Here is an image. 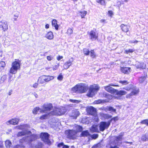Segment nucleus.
<instances>
[{
    "label": "nucleus",
    "instance_id": "f257e3e1",
    "mask_svg": "<svg viewBox=\"0 0 148 148\" xmlns=\"http://www.w3.org/2000/svg\"><path fill=\"white\" fill-rule=\"evenodd\" d=\"M99 87L97 84L91 85L87 94V96L89 97H92L99 90Z\"/></svg>",
    "mask_w": 148,
    "mask_h": 148
},
{
    "label": "nucleus",
    "instance_id": "f03ea898",
    "mask_svg": "<svg viewBox=\"0 0 148 148\" xmlns=\"http://www.w3.org/2000/svg\"><path fill=\"white\" fill-rule=\"evenodd\" d=\"M54 77L50 75H42L40 76L38 80V82L40 84H42L45 83L53 79Z\"/></svg>",
    "mask_w": 148,
    "mask_h": 148
},
{
    "label": "nucleus",
    "instance_id": "7ed1b4c3",
    "mask_svg": "<svg viewBox=\"0 0 148 148\" xmlns=\"http://www.w3.org/2000/svg\"><path fill=\"white\" fill-rule=\"evenodd\" d=\"M20 68V65L19 62L17 61H14L12 64V67L10 69V73L12 74H15L18 70Z\"/></svg>",
    "mask_w": 148,
    "mask_h": 148
},
{
    "label": "nucleus",
    "instance_id": "20e7f679",
    "mask_svg": "<svg viewBox=\"0 0 148 148\" xmlns=\"http://www.w3.org/2000/svg\"><path fill=\"white\" fill-rule=\"evenodd\" d=\"M37 138V136L36 135L32 134L30 136L23 137L22 139H21L19 140V142L21 143H22L24 141L30 143L32 141L36 140Z\"/></svg>",
    "mask_w": 148,
    "mask_h": 148
},
{
    "label": "nucleus",
    "instance_id": "39448f33",
    "mask_svg": "<svg viewBox=\"0 0 148 148\" xmlns=\"http://www.w3.org/2000/svg\"><path fill=\"white\" fill-rule=\"evenodd\" d=\"M53 108L52 104L51 103H45L42 106V108L40 109V112H41L47 113V112L49 111Z\"/></svg>",
    "mask_w": 148,
    "mask_h": 148
},
{
    "label": "nucleus",
    "instance_id": "423d86ee",
    "mask_svg": "<svg viewBox=\"0 0 148 148\" xmlns=\"http://www.w3.org/2000/svg\"><path fill=\"white\" fill-rule=\"evenodd\" d=\"M88 86L86 84H80L78 85V92L83 93L85 92L88 89Z\"/></svg>",
    "mask_w": 148,
    "mask_h": 148
},
{
    "label": "nucleus",
    "instance_id": "0eeeda50",
    "mask_svg": "<svg viewBox=\"0 0 148 148\" xmlns=\"http://www.w3.org/2000/svg\"><path fill=\"white\" fill-rule=\"evenodd\" d=\"M65 133L67 135L68 138L70 139H73L75 138V135L77 134L76 132L73 129L67 130L65 131Z\"/></svg>",
    "mask_w": 148,
    "mask_h": 148
},
{
    "label": "nucleus",
    "instance_id": "6e6552de",
    "mask_svg": "<svg viewBox=\"0 0 148 148\" xmlns=\"http://www.w3.org/2000/svg\"><path fill=\"white\" fill-rule=\"evenodd\" d=\"M110 122H102L100 123L99 126V129L101 131H103L105 129H107L109 126Z\"/></svg>",
    "mask_w": 148,
    "mask_h": 148
},
{
    "label": "nucleus",
    "instance_id": "1a4fd4ad",
    "mask_svg": "<svg viewBox=\"0 0 148 148\" xmlns=\"http://www.w3.org/2000/svg\"><path fill=\"white\" fill-rule=\"evenodd\" d=\"M49 134L47 133H42L40 135V137L42 140L49 144L50 141L49 139Z\"/></svg>",
    "mask_w": 148,
    "mask_h": 148
},
{
    "label": "nucleus",
    "instance_id": "9d476101",
    "mask_svg": "<svg viewBox=\"0 0 148 148\" xmlns=\"http://www.w3.org/2000/svg\"><path fill=\"white\" fill-rule=\"evenodd\" d=\"M117 86V85H114L112 84H111L109 86L104 87V88L108 92L114 94H115L116 90L111 87L110 86Z\"/></svg>",
    "mask_w": 148,
    "mask_h": 148
},
{
    "label": "nucleus",
    "instance_id": "9b49d317",
    "mask_svg": "<svg viewBox=\"0 0 148 148\" xmlns=\"http://www.w3.org/2000/svg\"><path fill=\"white\" fill-rule=\"evenodd\" d=\"M86 111L87 112L92 115H95L96 114V109L92 106L87 107Z\"/></svg>",
    "mask_w": 148,
    "mask_h": 148
},
{
    "label": "nucleus",
    "instance_id": "f8f14e48",
    "mask_svg": "<svg viewBox=\"0 0 148 148\" xmlns=\"http://www.w3.org/2000/svg\"><path fill=\"white\" fill-rule=\"evenodd\" d=\"M131 91H132L130 93L127 95L126 97L130 98L131 96L136 95L138 93L139 90L138 89L134 86V88L132 89V90Z\"/></svg>",
    "mask_w": 148,
    "mask_h": 148
},
{
    "label": "nucleus",
    "instance_id": "ddd939ff",
    "mask_svg": "<svg viewBox=\"0 0 148 148\" xmlns=\"http://www.w3.org/2000/svg\"><path fill=\"white\" fill-rule=\"evenodd\" d=\"M0 27L1 30L5 32L8 29V25L6 21H2L0 22Z\"/></svg>",
    "mask_w": 148,
    "mask_h": 148
},
{
    "label": "nucleus",
    "instance_id": "4468645a",
    "mask_svg": "<svg viewBox=\"0 0 148 148\" xmlns=\"http://www.w3.org/2000/svg\"><path fill=\"white\" fill-rule=\"evenodd\" d=\"M19 120L18 119L14 118L12 119L11 120L7 121L6 123L7 125H9L10 124H12L14 125H17L19 122Z\"/></svg>",
    "mask_w": 148,
    "mask_h": 148
},
{
    "label": "nucleus",
    "instance_id": "2eb2a0df",
    "mask_svg": "<svg viewBox=\"0 0 148 148\" xmlns=\"http://www.w3.org/2000/svg\"><path fill=\"white\" fill-rule=\"evenodd\" d=\"M79 114L80 113L77 110H74L72 111L70 115L73 117V119H76Z\"/></svg>",
    "mask_w": 148,
    "mask_h": 148
},
{
    "label": "nucleus",
    "instance_id": "dca6fc26",
    "mask_svg": "<svg viewBox=\"0 0 148 148\" xmlns=\"http://www.w3.org/2000/svg\"><path fill=\"white\" fill-rule=\"evenodd\" d=\"M90 38L92 40H96L98 37V35L95 31L91 30L90 32Z\"/></svg>",
    "mask_w": 148,
    "mask_h": 148
},
{
    "label": "nucleus",
    "instance_id": "f3484780",
    "mask_svg": "<svg viewBox=\"0 0 148 148\" xmlns=\"http://www.w3.org/2000/svg\"><path fill=\"white\" fill-rule=\"evenodd\" d=\"M31 134L32 132L28 130H25L22 132H19L17 134V136L19 137L23 136L26 134L30 135Z\"/></svg>",
    "mask_w": 148,
    "mask_h": 148
},
{
    "label": "nucleus",
    "instance_id": "a211bd4d",
    "mask_svg": "<svg viewBox=\"0 0 148 148\" xmlns=\"http://www.w3.org/2000/svg\"><path fill=\"white\" fill-rule=\"evenodd\" d=\"M135 66L137 68L145 69L146 66V64L143 62H138L136 64Z\"/></svg>",
    "mask_w": 148,
    "mask_h": 148
},
{
    "label": "nucleus",
    "instance_id": "6ab92c4d",
    "mask_svg": "<svg viewBox=\"0 0 148 148\" xmlns=\"http://www.w3.org/2000/svg\"><path fill=\"white\" fill-rule=\"evenodd\" d=\"M73 130L77 133L78 132H80L82 130V127L80 126L75 125L74 127Z\"/></svg>",
    "mask_w": 148,
    "mask_h": 148
},
{
    "label": "nucleus",
    "instance_id": "aec40b11",
    "mask_svg": "<svg viewBox=\"0 0 148 148\" xmlns=\"http://www.w3.org/2000/svg\"><path fill=\"white\" fill-rule=\"evenodd\" d=\"M60 112L59 108H56L54 109L53 111L50 112L51 115H58V113Z\"/></svg>",
    "mask_w": 148,
    "mask_h": 148
},
{
    "label": "nucleus",
    "instance_id": "412c9836",
    "mask_svg": "<svg viewBox=\"0 0 148 148\" xmlns=\"http://www.w3.org/2000/svg\"><path fill=\"white\" fill-rule=\"evenodd\" d=\"M72 62L71 61L70 59L67 62H66L64 65V67L65 69H67L71 65Z\"/></svg>",
    "mask_w": 148,
    "mask_h": 148
},
{
    "label": "nucleus",
    "instance_id": "4be33fe9",
    "mask_svg": "<svg viewBox=\"0 0 148 148\" xmlns=\"http://www.w3.org/2000/svg\"><path fill=\"white\" fill-rule=\"evenodd\" d=\"M28 125L27 124L20 125L17 126L16 127L19 129L20 130H27L26 128L28 127Z\"/></svg>",
    "mask_w": 148,
    "mask_h": 148
},
{
    "label": "nucleus",
    "instance_id": "5701e85b",
    "mask_svg": "<svg viewBox=\"0 0 148 148\" xmlns=\"http://www.w3.org/2000/svg\"><path fill=\"white\" fill-rule=\"evenodd\" d=\"M124 135V133L121 132L120 133L118 136H116L115 140L117 141H121L122 139V137Z\"/></svg>",
    "mask_w": 148,
    "mask_h": 148
},
{
    "label": "nucleus",
    "instance_id": "b1692460",
    "mask_svg": "<svg viewBox=\"0 0 148 148\" xmlns=\"http://www.w3.org/2000/svg\"><path fill=\"white\" fill-rule=\"evenodd\" d=\"M90 136V134L88 130L83 131L81 134V136L87 137Z\"/></svg>",
    "mask_w": 148,
    "mask_h": 148
},
{
    "label": "nucleus",
    "instance_id": "393cba45",
    "mask_svg": "<svg viewBox=\"0 0 148 148\" xmlns=\"http://www.w3.org/2000/svg\"><path fill=\"white\" fill-rule=\"evenodd\" d=\"M127 92L125 91L120 90L118 91L116 90L115 94L118 95H125Z\"/></svg>",
    "mask_w": 148,
    "mask_h": 148
},
{
    "label": "nucleus",
    "instance_id": "a878e982",
    "mask_svg": "<svg viewBox=\"0 0 148 148\" xmlns=\"http://www.w3.org/2000/svg\"><path fill=\"white\" fill-rule=\"evenodd\" d=\"M59 108L60 112L58 113L59 115L64 114L66 111V109L64 107H62Z\"/></svg>",
    "mask_w": 148,
    "mask_h": 148
},
{
    "label": "nucleus",
    "instance_id": "bb28decb",
    "mask_svg": "<svg viewBox=\"0 0 148 148\" xmlns=\"http://www.w3.org/2000/svg\"><path fill=\"white\" fill-rule=\"evenodd\" d=\"M121 27L123 31L125 32H127L128 31L129 28L127 25L124 24H122L121 26Z\"/></svg>",
    "mask_w": 148,
    "mask_h": 148
},
{
    "label": "nucleus",
    "instance_id": "cd10ccee",
    "mask_svg": "<svg viewBox=\"0 0 148 148\" xmlns=\"http://www.w3.org/2000/svg\"><path fill=\"white\" fill-rule=\"evenodd\" d=\"M52 26L54 27L55 29L58 30V25L57 24V21L55 19L53 20L52 22Z\"/></svg>",
    "mask_w": 148,
    "mask_h": 148
},
{
    "label": "nucleus",
    "instance_id": "c85d7f7f",
    "mask_svg": "<svg viewBox=\"0 0 148 148\" xmlns=\"http://www.w3.org/2000/svg\"><path fill=\"white\" fill-rule=\"evenodd\" d=\"M46 37L49 39H53V36L52 32H49L46 35Z\"/></svg>",
    "mask_w": 148,
    "mask_h": 148
},
{
    "label": "nucleus",
    "instance_id": "c756f323",
    "mask_svg": "<svg viewBox=\"0 0 148 148\" xmlns=\"http://www.w3.org/2000/svg\"><path fill=\"white\" fill-rule=\"evenodd\" d=\"M90 130L92 132H98L97 126L96 125H93L91 127Z\"/></svg>",
    "mask_w": 148,
    "mask_h": 148
},
{
    "label": "nucleus",
    "instance_id": "7c9ffc66",
    "mask_svg": "<svg viewBox=\"0 0 148 148\" xmlns=\"http://www.w3.org/2000/svg\"><path fill=\"white\" fill-rule=\"evenodd\" d=\"M51 115L50 112H48L47 114H44L41 116L40 117V119L41 120L46 119L48 118V117Z\"/></svg>",
    "mask_w": 148,
    "mask_h": 148
},
{
    "label": "nucleus",
    "instance_id": "2f4dec72",
    "mask_svg": "<svg viewBox=\"0 0 148 148\" xmlns=\"http://www.w3.org/2000/svg\"><path fill=\"white\" fill-rule=\"evenodd\" d=\"M121 70L122 72L124 73H129V69L126 67H121Z\"/></svg>",
    "mask_w": 148,
    "mask_h": 148
},
{
    "label": "nucleus",
    "instance_id": "473e14b6",
    "mask_svg": "<svg viewBox=\"0 0 148 148\" xmlns=\"http://www.w3.org/2000/svg\"><path fill=\"white\" fill-rule=\"evenodd\" d=\"M5 145L7 148H10L12 145V143L10 140H8L5 141Z\"/></svg>",
    "mask_w": 148,
    "mask_h": 148
},
{
    "label": "nucleus",
    "instance_id": "72a5a7b5",
    "mask_svg": "<svg viewBox=\"0 0 148 148\" xmlns=\"http://www.w3.org/2000/svg\"><path fill=\"white\" fill-rule=\"evenodd\" d=\"M141 139L143 141L148 140V133H146L142 136Z\"/></svg>",
    "mask_w": 148,
    "mask_h": 148
},
{
    "label": "nucleus",
    "instance_id": "f704fd0d",
    "mask_svg": "<svg viewBox=\"0 0 148 148\" xmlns=\"http://www.w3.org/2000/svg\"><path fill=\"white\" fill-rule=\"evenodd\" d=\"M78 85H77L71 89V90L73 92L78 93Z\"/></svg>",
    "mask_w": 148,
    "mask_h": 148
},
{
    "label": "nucleus",
    "instance_id": "c9c22d12",
    "mask_svg": "<svg viewBox=\"0 0 148 148\" xmlns=\"http://www.w3.org/2000/svg\"><path fill=\"white\" fill-rule=\"evenodd\" d=\"M133 88H134V86L132 84H130L128 86L124 88L123 89H125L127 91H130L132 90Z\"/></svg>",
    "mask_w": 148,
    "mask_h": 148
},
{
    "label": "nucleus",
    "instance_id": "e433bc0d",
    "mask_svg": "<svg viewBox=\"0 0 148 148\" xmlns=\"http://www.w3.org/2000/svg\"><path fill=\"white\" fill-rule=\"evenodd\" d=\"M43 146V144L41 142L38 143L35 146L33 147L32 148H41Z\"/></svg>",
    "mask_w": 148,
    "mask_h": 148
},
{
    "label": "nucleus",
    "instance_id": "4c0bfd02",
    "mask_svg": "<svg viewBox=\"0 0 148 148\" xmlns=\"http://www.w3.org/2000/svg\"><path fill=\"white\" fill-rule=\"evenodd\" d=\"M146 78V76L140 77L139 79V82L140 83H143L145 80Z\"/></svg>",
    "mask_w": 148,
    "mask_h": 148
},
{
    "label": "nucleus",
    "instance_id": "58836bf2",
    "mask_svg": "<svg viewBox=\"0 0 148 148\" xmlns=\"http://www.w3.org/2000/svg\"><path fill=\"white\" fill-rule=\"evenodd\" d=\"M58 147H62V148H69V146L66 145H64L63 143H59L58 145Z\"/></svg>",
    "mask_w": 148,
    "mask_h": 148
},
{
    "label": "nucleus",
    "instance_id": "ea45409f",
    "mask_svg": "<svg viewBox=\"0 0 148 148\" xmlns=\"http://www.w3.org/2000/svg\"><path fill=\"white\" fill-rule=\"evenodd\" d=\"M80 13L81 14V18H84V16L86 14L87 12L86 11H84L80 12Z\"/></svg>",
    "mask_w": 148,
    "mask_h": 148
},
{
    "label": "nucleus",
    "instance_id": "a19ab883",
    "mask_svg": "<svg viewBox=\"0 0 148 148\" xmlns=\"http://www.w3.org/2000/svg\"><path fill=\"white\" fill-rule=\"evenodd\" d=\"M40 108L39 107H36L35 108L33 111V114H37L38 112L40 110Z\"/></svg>",
    "mask_w": 148,
    "mask_h": 148
},
{
    "label": "nucleus",
    "instance_id": "79ce46f5",
    "mask_svg": "<svg viewBox=\"0 0 148 148\" xmlns=\"http://www.w3.org/2000/svg\"><path fill=\"white\" fill-rule=\"evenodd\" d=\"M5 65V63L3 61H1L0 62V69H3Z\"/></svg>",
    "mask_w": 148,
    "mask_h": 148
},
{
    "label": "nucleus",
    "instance_id": "37998d69",
    "mask_svg": "<svg viewBox=\"0 0 148 148\" xmlns=\"http://www.w3.org/2000/svg\"><path fill=\"white\" fill-rule=\"evenodd\" d=\"M97 1L102 5H105L106 4L104 0H97Z\"/></svg>",
    "mask_w": 148,
    "mask_h": 148
},
{
    "label": "nucleus",
    "instance_id": "c03bdc74",
    "mask_svg": "<svg viewBox=\"0 0 148 148\" xmlns=\"http://www.w3.org/2000/svg\"><path fill=\"white\" fill-rule=\"evenodd\" d=\"M84 53V54L86 55H89L90 53V51L89 50L85 48L83 49Z\"/></svg>",
    "mask_w": 148,
    "mask_h": 148
},
{
    "label": "nucleus",
    "instance_id": "a18cd8bd",
    "mask_svg": "<svg viewBox=\"0 0 148 148\" xmlns=\"http://www.w3.org/2000/svg\"><path fill=\"white\" fill-rule=\"evenodd\" d=\"M69 101L73 103H79L80 102V101L78 100H73L70 99L69 100Z\"/></svg>",
    "mask_w": 148,
    "mask_h": 148
},
{
    "label": "nucleus",
    "instance_id": "49530a36",
    "mask_svg": "<svg viewBox=\"0 0 148 148\" xmlns=\"http://www.w3.org/2000/svg\"><path fill=\"white\" fill-rule=\"evenodd\" d=\"M90 56L92 58H94L96 57V55L93 50L90 51Z\"/></svg>",
    "mask_w": 148,
    "mask_h": 148
},
{
    "label": "nucleus",
    "instance_id": "de8ad7c7",
    "mask_svg": "<svg viewBox=\"0 0 148 148\" xmlns=\"http://www.w3.org/2000/svg\"><path fill=\"white\" fill-rule=\"evenodd\" d=\"M140 123L142 124H146L148 126V119L142 121L140 122Z\"/></svg>",
    "mask_w": 148,
    "mask_h": 148
},
{
    "label": "nucleus",
    "instance_id": "09e8293b",
    "mask_svg": "<svg viewBox=\"0 0 148 148\" xmlns=\"http://www.w3.org/2000/svg\"><path fill=\"white\" fill-rule=\"evenodd\" d=\"M119 82L122 84L123 85H125L127 84L128 83V82L127 81L124 80V81H119Z\"/></svg>",
    "mask_w": 148,
    "mask_h": 148
},
{
    "label": "nucleus",
    "instance_id": "8fccbe9b",
    "mask_svg": "<svg viewBox=\"0 0 148 148\" xmlns=\"http://www.w3.org/2000/svg\"><path fill=\"white\" fill-rule=\"evenodd\" d=\"M73 30L72 29L69 28L68 29L67 31V33L68 34H71L73 33Z\"/></svg>",
    "mask_w": 148,
    "mask_h": 148
},
{
    "label": "nucleus",
    "instance_id": "3c124183",
    "mask_svg": "<svg viewBox=\"0 0 148 148\" xmlns=\"http://www.w3.org/2000/svg\"><path fill=\"white\" fill-rule=\"evenodd\" d=\"M108 110L109 111L114 112H116V110L115 109H114L112 107H108Z\"/></svg>",
    "mask_w": 148,
    "mask_h": 148
},
{
    "label": "nucleus",
    "instance_id": "603ef678",
    "mask_svg": "<svg viewBox=\"0 0 148 148\" xmlns=\"http://www.w3.org/2000/svg\"><path fill=\"white\" fill-rule=\"evenodd\" d=\"M104 100L101 99H99L98 100L95 101L94 102L96 104H99L102 102H103Z\"/></svg>",
    "mask_w": 148,
    "mask_h": 148
},
{
    "label": "nucleus",
    "instance_id": "864d4df0",
    "mask_svg": "<svg viewBox=\"0 0 148 148\" xmlns=\"http://www.w3.org/2000/svg\"><path fill=\"white\" fill-rule=\"evenodd\" d=\"M134 51L132 49H129L128 50H125V53L126 54H128L129 53H132Z\"/></svg>",
    "mask_w": 148,
    "mask_h": 148
},
{
    "label": "nucleus",
    "instance_id": "5fc2aeb1",
    "mask_svg": "<svg viewBox=\"0 0 148 148\" xmlns=\"http://www.w3.org/2000/svg\"><path fill=\"white\" fill-rule=\"evenodd\" d=\"M63 78V76L61 73H60L59 76L57 77V79L60 81L62 80Z\"/></svg>",
    "mask_w": 148,
    "mask_h": 148
},
{
    "label": "nucleus",
    "instance_id": "6e6d98bb",
    "mask_svg": "<svg viewBox=\"0 0 148 148\" xmlns=\"http://www.w3.org/2000/svg\"><path fill=\"white\" fill-rule=\"evenodd\" d=\"M14 148H24V146L21 145H16L14 147Z\"/></svg>",
    "mask_w": 148,
    "mask_h": 148
},
{
    "label": "nucleus",
    "instance_id": "4d7b16f0",
    "mask_svg": "<svg viewBox=\"0 0 148 148\" xmlns=\"http://www.w3.org/2000/svg\"><path fill=\"white\" fill-rule=\"evenodd\" d=\"M98 134H94L91 136L92 138L95 139L98 137Z\"/></svg>",
    "mask_w": 148,
    "mask_h": 148
},
{
    "label": "nucleus",
    "instance_id": "13d9d810",
    "mask_svg": "<svg viewBox=\"0 0 148 148\" xmlns=\"http://www.w3.org/2000/svg\"><path fill=\"white\" fill-rule=\"evenodd\" d=\"M53 58V57L51 56H47V59L49 61H51L52 60Z\"/></svg>",
    "mask_w": 148,
    "mask_h": 148
},
{
    "label": "nucleus",
    "instance_id": "bf43d9fd",
    "mask_svg": "<svg viewBox=\"0 0 148 148\" xmlns=\"http://www.w3.org/2000/svg\"><path fill=\"white\" fill-rule=\"evenodd\" d=\"M38 84L37 83H35V84H34L33 85L32 87H33L34 88H37L38 86Z\"/></svg>",
    "mask_w": 148,
    "mask_h": 148
},
{
    "label": "nucleus",
    "instance_id": "052dcab7",
    "mask_svg": "<svg viewBox=\"0 0 148 148\" xmlns=\"http://www.w3.org/2000/svg\"><path fill=\"white\" fill-rule=\"evenodd\" d=\"M104 116L107 119L111 118L112 117L111 116H110L108 114H105Z\"/></svg>",
    "mask_w": 148,
    "mask_h": 148
},
{
    "label": "nucleus",
    "instance_id": "680f3d73",
    "mask_svg": "<svg viewBox=\"0 0 148 148\" xmlns=\"http://www.w3.org/2000/svg\"><path fill=\"white\" fill-rule=\"evenodd\" d=\"M59 66V64H58L57 65H56L55 67L53 68V70H56L58 68Z\"/></svg>",
    "mask_w": 148,
    "mask_h": 148
},
{
    "label": "nucleus",
    "instance_id": "e2e57ef3",
    "mask_svg": "<svg viewBox=\"0 0 148 148\" xmlns=\"http://www.w3.org/2000/svg\"><path fill=\"white\" fill-rule=\"evenodd\" d=\"M110 148H119L117 146L115 145L113 146L112 145H110Z\"/></svg>",
    "mask_w": 148,
    "mask_h": 148
},
{
    "label": "nucleus",
    "instance_id": "0e129e2a",
    "mask_svg": "<svg viewBox=\"0 0 148 148\" xmlns=\"http://www.w3.org/2000/svg\"><path fill=\"white\" fill-rule=\"evenodd\" d=\"M63 58V57L62 56H59L57 58V60H60L61 59H62Z\"/></svg>",
    "mask_w": 148,
    "mask_h": 148
},
{
    "label": "nucleus",
    "instance_id": "69168bd1",
    "mask_svg": "<svg viewBox=\"0 0 148 148\" xmlns=\"http://www.w3.org/2000/svg\"><path fill=\"white\" fill-rule=\"evenodd\" d=\"M108 12L110 16L113 14L112 12V11H108Z\"/></svg>",
    "mask_w": 148,
    "mask_h": 148
},
{
    "label": "nucleus",
    "instance_id": "338daca9",
    "mask_svg": "<svg viewBox=\"0 0 148 148\" xmlns=\"http://www.w3.org/2000/svg\"><path fill=\"white\" fill-rule=\"evenodd\" d=\"M3 147V143L1 141H0V148H2Z\"/></svg>",
    "mask_w": 148,
    "mask_h": 148
},
{
    "label": "nucleus",
    "instance_id": "774afa93",
    "mask_svg": "<svg viewBox=\"0 0 148 148\" xmlns=\"http://www.w3.org/2000/svg\"><path fill=\"white\" fill-rule=\"evenodd\" d=\"M112 120H114V121H116L118 120V117H114L112 119Z\"/></svg>",
    "mask_w": 148,
    "mask_h": 148
}]
</instances>
